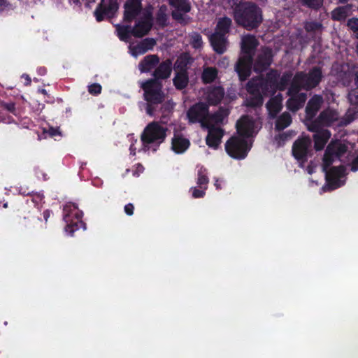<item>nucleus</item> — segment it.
I'll use <instances>...</instances> for the list:
<instances>
[{
    "label": "nucleus",
    "instance_id": "ddd939ff",
    "mask_svg": "<svg viewBox=\"0 0 358 358\" xmlns=\"http://www.w3.org/2000/svg\"><path fill=\"white\" fill-rule=\"evenodd\" d=\"M311 140L309 137H302L296 140L292 146V154L300 165L303 164L308 158L310 151Z\"/></svg>",
    "mask_w": 358,
    "mask_h": 358
},
{
    "label": "nucleus",
    "instance_id": "4c0bfd02",
    "mask_svg": "<svg viewBox=\"0 0 358 358\" xmlns=\"http://www.w3.org/2000/svg\"><path fill=\"white\" fill-rule=\"evenodd\" d=\"M88 90L90 94H99L101 92V86L99 84L94 83V84L90 85L88 87Z\"/></svg>",
    "mask_w": 358,
    "mask_h": 358
},
{
    "label": "nucleus",
    "instance_id": "7ed1b4c3",
    "mask_svg": "<svg viewBox=\"0 0 358 358\" xmlns=\"http://www.w3.org/2000/svg\"><path fill=\"white\" fill-rule=\"evenodd\" d=\"M322 73L319 68H314L308 74L299 72L295 75L288 91L290 98L287 101V108L292 111L301 108L307 98L306 94L301 90H308L317 85L321 80Z\"/></svg>",
    "mask_w": 358,
    "mask_h": 358
},
{
    "label": "nucleus",
    "instance_id": "052dcab7",
    "mask_svg": "<svg viewBox=\"0 0 358 358\" xmlns=\"http://www.w3.org/2000/svg\"><path fill=\"white\" fill-rule=\"evenodd\" d=\"M357 48H358V44H357Z\"/></svg>",
    "mask_w": 358,
    "mask_h": 358
},
{
    "label": "nucleus",
    "instance_id": "412c9836",
    "mask_svg": "<svg viewBox=\"0 0 358 358\" xmlns=\"http://www.w3.org/2000/svg\"><path fill=\"white\" fill-rule=\"evenodd\" d=\"M313 131H315L314 134V140H315V148L317 150H320L323 149L327 141L330 138V133L327 129H320L318 128L316 130H312Z\"/></svg>",
    "mask_w": 358,
    "mask_h": 358
},
{
    "label": "nucleus",
    "instance_id": "4be33fe9",
    "mask_svg": "<svg viewBox=\"0 0 358 358\" xmlns=\"http://www.w3.org/2000/svg\"><path fill=\"white\" fill-rule=\"evenodd\" d=\"M323 100L322 96L315 95L309 101L306 106V115L308 118H313L317 110L320 109Z\"/></svg>",
    "mask_w": 358,
    "mask_h": 358
},
{
    "label": "nucleus",
    "instance_id": "f03ea898",
    "mask_svg": "<svg viewBox=\"0 0 358 358\" xmlns=\"http://www.w3.org/2000/svg\"><path fill=\"white\" fill-rule=\"evenodd\" d=\"M260 128L261 122L257 118L242 117L236 123L238 134L226 142L225 150L227 154L236 159L245 158L252 144L250 137L255 135Z\"/></svg>",
    "mask_w": 358,
    "mask_h": 358
},
{
    "label": "nucleus",
    "instance_id": "5fc2aeb1",
    "mask_svg": "<svg viewBox=\"0 0 358 358\" xmlns=\"http://www.w3.org/2000/svg\"><path fill=\"white\" fill-rule=\"evenodd\" d=\"M356 85H358V71L356 73V80H355Z\"/></svg>",
    "mask_w": 358,
    "mask_h": 358
},
{
    "label": "nucleus",
    "instance_id": "2eb2a0df",
    "mask_svg": "<svg viewBox=\"0 0 358 358\" xmlns=\"http://www.w3.org/2000/svg\"><path fill=\"white\" fill-rule=\"evenodd\" d=\"M117 8V0H101L99 8L94 12L96 20L101 21L103 19V15L111 17Z\"/></svg>",
    "mask_w": 358,
    "mask_h": 358
},
{
    "label": "nucleus",
    "instance_id": "bb28decb",
    "mask_svg": "<svg viewBox=\"0 0 358 358\" xmlns=\"http://www.w3.org/2000/svg\"><path fill=\"white\" fill-rule=\"evenodd\" d=\"M176 75L173 79V83L177 89L185 88L188 83V76L185 71H176Z\"/></svg>",
    "mask_w": 358,
    "mask_h": 358
},
{
    "label": "nucleus",
    "instance_id": "0eeeda50",
    "mask_svg": "<svg viewBox=\"0 0 358 358\" xmlns=\"http://www.w3.org/2000/svg\"><path fill=\"white\" fill-rule=\"evenodd\" d=\"M258 45V41L254 36L245 35L241 40V54L236 64V70L242 80L250 74L252 55Z\"/></svg>",
    "mask_w": 358,
    "mask_h": 358
},
{
    "label": "nucleus",
    "instance_id": "4d7b16f0",
    "mask_svg": "<svg viewBox=\"0 0 358 358\" xmlns=\"http://www.w3.org/2000/svg\"><path fill=\"white\" fill-rule=\"evenodd\" d=\"M3 207H4V208H6V207H7V203H5V204L3 205Z\"/></svg>",
    "mask_w": 358,
    "mask_h": 358
},
{
    "label": "nucleus",
    "instance_id": "9d476101",
    "mask_svg": "<svg viewBox=\"0 0 358 358\" xmlns=\"http://www.w3.org/2000/svg\"><path fill=\"white\" fill-rule=\"evenodd\" d=\"M166 129L157 122L150 123L141 134V141L145 150L156 151L164 141Z\"/></svg>",
    "mask_w": 358,
    "mask_h": 358
},
{
    "label": "nucleus",
    "instance_id": "f257e3e1",
    "mask_svg": "<svg viewBox=\"0 0 358 358\" xmlns=\"http://www.w3.org/2000/svg\"><path fill=\"white\" fill-rule=\"evenodd\" d=\"M226 110H220L213 115H208V106L198 103L191 107L187 112V117L191 122H200L202 127L208 129L206 142L208 147L217 149L224 135L223 130L218 126L227 116Z\"/></svg>",
    "mask_w": 358,
    "mask_h": 358
},
{
    "label": "nucleus",
    "instance_id": "39448f33",
    "mask_svg": "<svg viewBox=\"0 0 358 358\" xmlns=\"http://www.w3.org/2000/svg\"><path fill=\"white\" fill-rule=\"evenodd\" d=\"M292 78V74L285 73L280 78V82L276 85L271 80H264L261 78L252 79L247 85L248 92L251 96L247 100V105L251 106H261L263 96H269L274 93L275 89L282 90L285 88Z\"/></svg>",
    "mask_w": 358,
    "mask_h": 358
},
{
    "label": "nucleus",
    "instance_id": "6ab92c4d",
    "mask_svg": "<svg viewBox=\"0 0 358 358\" xmlns=\"http://www.w3.org/2000/svg\"><path fill=\"white\" fill-rule=\"evenodd\" d=\"M155 45V41L153 38H145L138 44L129 45V52L133 57H137L152 49Z\"/></svg>",
    "mask_w": 358,
    "mask_h": 358
},
{
    "label": "nucleus",
    "instance_id": "aec40b11",
    "mask_svg": "<svg viewBox=\"0 0 358 358\" xmlns=\"http://www.w3.org/2000/svg\"><path fill=\"white\" fill-rule=\"evenodd\" d=\"M224 96V90L221 87H212L206 89L205 99L210 104L215 105L220 103Z\"/></svg>",
    "mask_w": 358,
    "mask_h": 358
},
{
    "label": "nucleus",
    "instance_id": "49530a36",
    "mask_svg": "<svg viewBox=\"0 0 358 358\" xmlns=\"http://www.w3.org/2000/svg\"><path fill=\"white\" fill-rule=\"evenodd\" d=\"M48 133L52 137H55L56 136L61 135L60 131H59L58 129H55V128H52V127H51L48 129Z\"/></svg>",
    "mask_w": 358,
    "mask_h": 358
},
{
    "label": "nucleus",
    "instance_id": "a18cd8bd",
    "mask_svg": "<svg viewBox=\"0 0 358 358\" xmlns=\"http://www.w3.org/2000/svg\"><path fill=\"white\" fill-rule=\"evenodd\" d=\"M143 170H144L143 166L141 164H138L136 166V167H135V170L133 171V175H134V176L138 177V176H140V174H141V173H143Z\"/></svg>",
    "mask_w": 358,
    "mask_h": 358
},
{
    "label": "nucleus",
    "instance_id": "c9c22d12",
    "mask_svg": "<svg viewBox=\"0 0 358 358\" xmlns=\"http://www.w3.org/2000/svg\"><path fill=\"white\" fill-rule=\"evenodd\" d=\"M303 4L312 8H318L322 4V0H301Z\"/></svg>",
    "mask_w": 358,
    "mask_h": 358
},
{
    "label": "nucleus",
    "instance_id": "cd10ccee",
    "mask_svg": "<svg viewBox=\"0 0 358 358\" xmlns=\"http://www.w3.org/2000/svg\"><path fill=\"white\" fill-rule=\"evenodd\" d=\"M192 62V58L188 54L181 55L176 60L175 63V71H186V69L188 64Z\"/></svg>",
    "mask_w": 358,
    "mask_h": 358
},
{
    "label": "nucleus",
    "instance_id": "423d86ee",
    "mask_svg": "<svg viewBox=\"0 0 358 358\" xmlns=\"http://www.w3.org/2000/svg\"><path fill=\"white\" fill-rule=\"evenodd\" d=\"M231 7L234 8L236 22L248 29L257 27L262 21V10L255 4L242 2V0H233Z\"/></svg>",
    "mask_w": 358,
    "mask_h": 358
},
{
    "label": "nucleus",
    "instance_id": "7c9ffc66",
    "mask_svg": "<svg viewBox=\"0 0 358 358\" xmlns=\"http://www.w3.org/2000/svg\"><path fill=\"white\" fill-rule=\"evenodd\" d=\"M171 5L180 10L187 13L190 10V5L187 0H169Z\"/></svg>",
    "mask_w": 358,
    "mask_h": 358
},
{
    "label": "nucleus",
    "instance_id": "a19ab883",
    "mask_svg": "<svg viewBox=\"0 0 358 358\" xmlns=\"http://www.w3.org/2000/svg\"><path fill=\"white\" fill-rule=\"evenodd\" d=\"M348 26L350 29L353 30L354 31H358V19L352 18L349 20L348 22Z\"/></svg>",
    "mask_w": 358,
    "mask_h": 358
},
{
    "label": "nucleus",
    "instance_id": "a878e982",
    "mask_svg": "<svg viewBox=\"0 0 358 358\" xmlns=\"http://www.w3.org/2000/svg\"><path fill=\"white\" fill-rule=\"evenodd\" d=\"M171 72V62L166 60L162 62L155 70L154 76L157 78H166Z\"/></svg>",
    "mask_w": 358,
    "mask_h": 358
},
{
    "label": "nucleus",
    "instance_id": "13d9d810",
    "mask_svg": "<svg viewBox=\"0 0 358 358\" xmlns=\"http://www.w3.org/2000/svg\"><path fill=\"white\" fill-rule=\"evenodd\" d=\"M41 73H45V70L41 71Z\"/></svg>",
    "mask_w": 358,
    "mask_h": 358
},
{
    "label": "nucleus",
    "instance_id": "c03bdc74",
    "mask_svg": "<svg viewBox=\"0 0 358 358\" xmlns=\"http://www.w3.org/2000/svg\"><path fill=\"white\" fill-rule=\"evenodd\" d=\"M43 196L39 193H36L32 195V201L36 204H39L42 202Z\"/></svg>",
    "mask_w": 358,
    "mask_h": 358
},
{
    "label": "nucleus",
    "instance_id": "4468645a",
    "mask_svg": "<svg viewBox=\"0 0 358 358\" xmlns=\"http://www.w3.org/2000/svg\"><path fill=\"white\" fill-rule=\"evenodd\" d=\"M338 113L332 109H327L321 113L317 121L308 125L309 130H316L321 127L329 126L338 119Z\"/></svg>",
    "mask_w": 358,
    "mask_h": 358
},
{
    "label": "nucleus",
    "instance_id": "f704fd0d",
    "mask_svg": "<svg viewBox=\"0 0 358 358\" xmlns=\"http://www.w3.org/2000/svg\"><path fill=\"white\" fill-rule=\"evenodd\" d=\"M322 28V24L319 22H309L306 23L305 29L307 31H315L320 30Z\"/></svg>",
    "mask_w": 358,
    "mask_h": 358
},
{
    "label": "nucleus",
    "instance_id": "f3484780",
    "mask_svg": "<svg viewBox=\"0 0 358 358\" xmlns=\"http://www.w3.org/2000/svg\"><path fill=\"white\" fill-rule=\"evenodd\" d=\"M272 59L271 50L264 48L261 50L258 54L257 58L254 65L255 71H262L266 69L271 64Z\"/></svg>",
    "mask_w": 358,
    "mask_h": 358
},
{
    "label": "nucleus",
    "instance_id": "5701e85b",
    "mask_svg": "<svg viewBox=\"0 0 358 358\" xmlns=\"http://www.w3.org/2000/svg\"><path fill=\"white\" fill-rule=\"evenodd\" d=\"M282 100V96L278 94L275 97L271 99V100L268 102L266 107L269 112V115L271 117H275L276 114L281 110Z\"/></svg>",
    "mask_w": 358,
    "mask_h": 358
},
{
    "label": "nucleus",
    "instance_id": "c85d7f7f",
    "mask_svg": "<svg viewBox=\"0 0 358 358\" xmlns=\"http://www.w3.org/2000/svg\"><path fill=\"white\" fill-rule=\"evenodd\" d=\"M292 122V118L288 113H282L277 120L275 128L278 130H282L287 127Z\"/></svg>",
    "mask_w": 358,
    "mask_h": 358
},
{
    "label": "nucleus",
    "instance_id": "3c124183",
    "mask_svg": "<svg viewBox=\"0 0 358 358\" xmlns=\"http://www.w3.org/2000/svg\"><path fill=\"white\" fill-rule=\"evenodd\" d=\"M314 167L312 165H309L308 167H307V171L309 174H312L314 171Z\"/></svg>",
    "mask_w": 358,
    "mask_h": 358
},
{
    "label": "nucleus",
    "instance_id": "72a5a7b5",
    "mask_svg": "<svg viewBox=\"0 0 358 358\" xmlns=\"http://www.w3.org/2000/svg\"><path fill=\"white\" fill-rule=\"evenodd\" d=\"M348 99L351 104L358 105V85L350 92Z\"/></svg>",
    "mask_w": 358,
    "mask_h": 358
},
{
    "label": "nucleus",
    "instance_id": "393cba45",
    "mask_svg": "<svg viewBox=\"0 0 358 358\" xmlns=\"http://www.w3.org/2000/svg\"><path fill=\"white\" fill-rule=\"evenodd\" d=\"M159 59L156 55L146 56L139 64V69L141 72H147L152 70L158 64Z\"/></svg>",
    "mask_w": 358,
    "mask_h": 358
},
{
    "label": "nucleus",
    "instance_id": "ea45409f",
    "mask_svg": "<svg viewBox=\"0 0 358 358\" xmlns=\"http://www.w3.org/2000/svg\"><path fill=\"white\" fill-rule=\"evenodd\" d=\"M11 9V5L7 0H0V14Z\"/></svg>",
    "mask_w": 358,
    "mask_h": 358
},
{
    "label": "nucleus",
    "instance_id": "1a4fd4ad",
    "mask_svg": "<svg viewBox=\"0 0 358 358\" xmlns=\"http://www.w3.org/2000/svg\"><path fill=\"white\" fill-rule=\"evenodd\" d=\"M144 96L147 101L146 113L155 115L159 108L165 101V96L162 92V85L157 80H149L142 85Z\"/></svg>",
    "mask_w": 358,
    "mask_h": 358
},
{
    "label": "nucleus",
    "instance_id": "de8ad7c7",
    "mask_svg": "<svg viewBox=\"0 0 358 358\" xmlns=\"http://www.w3.org/2000/svg\"><path fill=\"white\" fill-rule=\"evenodd\" d=\"M134 206L129 203L124 206V211L128 215H131L134 213Z\"/></svg>",
    "mask_w": 358,
    "mask_h": 358
},
{
    "label": "nucleus",
    "instance_id": "20e7f679",
    "mask_svg": "<svg viewBox=\"0 0 358 358\" xmlns=\"http://www.w3.org/2000/svg\"><path fill=\"white\" fill-rule=\"evenodd\" d=\"M347 149L346 145L338 141L331 143L328 145L324 155L322 164L327 179V185L322 187L324 191L335 189L344 184L345 169L343 166H335L329 170L328 169L337 158L347 151Z\"/></svg>",
    "mask_w": 358,
    "mask_h": 358
},
{
    "label": "nucleus",
    "instance_id": "8fccbe9b",
    "mask_svg": "<svg viewBox=\"0 0 358 358\" xmlns=\"http://www.w3.org/2000/svg\"><path fill=\"white\" fill-rule=\"evenodd\" d=\"M22 78H24L26 80V85H29L31 83V79L28 75H23Z\"/></svg>",
    "mask_w": 358,
    "mask_h": 358
},
{
    "label": "nucleus",
    "instance_id": "c756f323",
    "mask_svg": "<svg viewBox=\"0 0 358 358\" xmlns=\"http://www.w3.org/2000/svg\"><path fill=\"white\" fill-rule=\"evenodd\" d=\"M217 76V71L216 69L213 67H207L203 69L202 73V80L204 83H208L213 82Z\"/></svg>",
    "mask_w": 358,
    "mask_h": 358
},
{
    "label": "nucleus",
    "instance_id": "37998d69",
    "mask_svg": "<svg viewBox=\"0 0 358 358\" xmlns=\"http://www.w3.org/2000/svg\"><path fill=\"white\" fill-rule=\"evenodd\" d=\"M173 103L171 101H166L164 103H163L161 106V109L164 110V112H168L171 110L173 108Z\"/></svg>",
    "mask_w": 358,
    "mask_h": 358
},
{
    "label": "nucleus",
    "instance_id": "f8f14e48",
    "mask_svg": "<svg viewBox=\"0 0 358 358\" xmlns=\"http://www.w3.org/2000/svg\"><path fill=\"white\" fill-rule=\"evenodd\" d=\"M83 212L73 203H67L63 208V219L66 223L65 231L72 236L74 231L84 225L81 221Z\"/></svg>",
    "mask_w": 358,
    "mask_h": 358
},
{
    "label": "nucleus",
    "instance_id": "a211bd4d",
    "mask_svg": "<svg viewBox=\"0 0 358 358\" xmlns=\"http://www.w3.org/2000/svg\"><path fill=\"white\" fill-rule=\"evenodd\" d=\"M190 142L189 139L185 138L182 134L174 132L171 139V150L176 154L184 153L189 147Z\"/></svg>",
    "mask_w": 358,
    "mask_h": 358
},
{
    "label": "nucleus",
    "instance_id": "dca6fc26",
    "mask_svg": "<svg viewBox=\"0 0 358 358\" xmlns=\"http://www.w3.org/2000/svg\"><path fill=\"white\" fill-rule=\"evenodd\" d=\"M150 8L142 9L141 0H127L124 5V20L131 21L140 17V13Z\"/></svg>",
    "mask_w": 358,
    "mask_h": 358
},
{
    "label": "nucleus",
    "instance_id": "473e14b6",
    "mask_svg": "<svg viewBox=\"0 0 358 358\" xmlns=\"http://www.w3.org/2000/svg\"><path fill=\"white\" fill-rule=\"evenodd\" d=\"M208 183V178L206 176V170L205 169L201 168L198 171L197 184L201 186V188H202V185H205V187H206Z\"/></svg>",
    "mask_w": 358,
    "mask_h": 358
},
{
    "label": "nucleus",
    "instance_id": "e433bc0d",
    "mask_svg": "<svg viewBox=\"0 0 358 358\" xmlns=\"http://www.w3.org/2000/svg\"><path fill=\"white\" fill-rule=\"evenodd\" d=\"M202 189H198L196 187L192 188V194L194 198H201L205 195V191L206 189V187L201 188Z\"/></svg>",
    "mask_w": 358,
    "mask_h": 358
},
{
    "label": "nucleus",
    "instance_id": "b1692460",
    "mask_svg": "<svg viewBox=\"0 0 358 358\" xmlns=\"http://www.w3.org/2000/svg\"><path fill=\"white\" fill-rule=\"evenodd\" d=\"M352 13L351 5H346L335 8L331 12V17L334 20H344L348 16Z\"/></svg>",
    "mask_w": 358,
    "mask_h": 358
},
{
    "label": "nucleus",
    "instance_id": "9b49d317",
    "mask_svg": "<svg viewBox=\"0 0 358 358\" xmlns=\"http://www.w3.org/2000/svg\"><path fill=\"white\" fill-rule=\"evenodd\" d=\"M231 24L230 18L227 17L220 18L217 22L215 33L210 37L214 50L219 54H222L227 50V41L225 35L228 33Z\"/></svg>",
    "mask_w": 358,
    "mask_h": 358
},
{
    "label": "nucleus",
    "instance_id": "6e6d98bb",
    "mask_svg": "<svg viewBox=\"0 0 358 358\" xmlns=\"http://www.w3.org/2000/svg\"><path fill=\"white\" fill-rule=\"evenodd\" d=\"M49 216V213L48 212H45L44 213V217L45 218V220H47V217Z\"/></svg>",
    "mask_w": 358,
    "mask_h": 358
},
{
    "label": "nucleus",
    "instance_id": "09e8293b",
    "mask_svg": "<svg viewBox=\"0 0 358 358\" xmlns=\"http://www.w3.org/2000/svg\"><path fill=\"white\" fill-rule=\"evenodd\" d=\"M351 170L357 171L358 170V157L354 159L351 165Z\"/></svg>",
    "mask_w": 358,
    "mask_h": 358
},
{
    "label": "nucleus",
    "instance_id": "2f4dec72",
    "mask_svg": "<svg viewBox=\"0 0 358 358\" xmlns=\"http://www.w3.org/2000/svg\"><path fill=\"white\" fill-rule=\"evenodd\" d=\"M189 43L193 48L199 49L202 46L203 42L201 36L197 33H193L189 35Z\"/></svg>",
    "mask_w": 358,
    "mask_h": 358
},
{
    "label": "nucleus",
    "instance_id": "bf43d9fd",
    "mask_svg": "<svg viewBox=\"0 0 358 358\" xmlns=\"http://www.w3.org/2000/svg\"><path fill=\"white\" fill-rule=\"evenodd\" d=\"M41 73H45V70L41 71Z\"/></svg>",
    "mask_w": 358,
    "mask_h": 358
},
{
    "label": "nucleus",
    "instance_id": "79ce46f5",
    "mask_svg": "<svg viewBox=\"0 0 358 358\" xmlns=\"http://www.w3.org/2000/svg\"><path fill=\"white\" fill-rule=\"evenodd\" d=\"M288 135L285 134H280L275 137V141L278 146H281L283 145V143L288 138Z\"/></svg>",
    "mask_w": 358,
    "mask_h": 358
},
{
    "label": "nucleus",
    "instance_id": "58836bf2",
    "mask_svg": "<svg viewBox=\"0 0 358 358\" xmlns=\"http://www.w3.org/2000/svg\"><path fill=\"white\" fill-rule=\"evenodd\" d=\"M0 106L1 108L8 110V112L15 113V103L13 102H8V103L2 102L0 103Z\"/></svg>",
    "mask_w": 358,
    "mask_h": 358
},
{
    "label": "nucleus",
    "instance_id": "6e6552de",
    "mask_svg": "<svg viewBox=\"0 0 358 358\" xmlns=\"http://www.w3.org/2000/svg\"><path fill=\"white\" fill-rule=\"evenodd\" d=\"M152 25V12L145 10L140 13V17L136 19V24L131 29L129 26L117 25L116 31L121 41H127L131 34L136 37H142L146 35Z\"/></svg>",
    "mask_w": 358,
    "mask_h": 358
},
{
    "label": "nucleus",
    "instance_id": "603ef678",
    "mask_svg": "<svg viewBox=\"0 0 358 358\" xmlns=\"http://www.w3.org/2000/svg\"><path fill=\"white\" fill-rule=\"evenodd\" d=\"M215 186L217 189H221V181H220L218 179H216L215 182Z\"/></svg>",
    "mask_w": 358,
    "mask_h": 358
},
{
    "label": "nucleus",
    "instance_id": "864d4df0",
    "mask_svg": "<svg viewBox=\"0 0 358 358\" xmlns=\"http://www.w3.org/2000/svg\"><path fill=\"white\" fill-rule=\"evenodd\" d=\"M135 150H136V148L134 147V145H131L130 146V151H131V153L133 154L134 155L136 154Z\"/></svg>",
    "mask_w": 358,
    "mask_h": 358
}]
</instances>
